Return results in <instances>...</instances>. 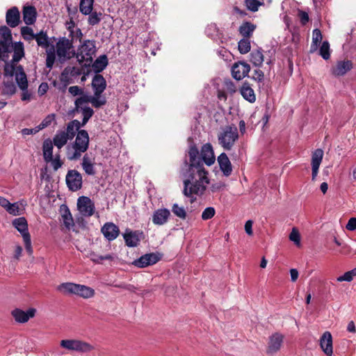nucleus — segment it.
I'll return each instance as SVG.
<instances>
[{
	"label": "nucleus",
	"mask_w": 356,
	"mask_h": 356,
	"mask_svg": "<svg viewBox=\"0 0 356 356\" xmlns=\"http://www.w3.org/2000/svg\"><path fill=\"white\" fill-rule=\"evenodd\" d=\"M225 90L230 94H233L236 91V87L234 82L230 79H227L224 82Z\"/></svg>",
	"instance_id": "nucleus-62"
},
{
	"label": "nucleus",
	"mask_w": 356,
	"mask_h": 356,
	"mask_svg": "<svg viewBox=\"0 0 356 356\" xmlns=\"http://www.w3.org/2000/svg\"><path fill=\"white\" fill-rule=\"evenodd\" d=\"M65 69L72 77H76L83 73L82 69L76 67H67Z\"/></svg>",
	"instance_id": "nucleus-60"
},
{
	"label": "nucleus",
	"mask_w": 356,
	"mask_h": 356,
	"mask_svg": "<svg viewBox=\"0 0 356 356\" xmlns=\"http://www.w3.org/2000/svg\"><path fill=\"white\" fill-rule=\"evenodd\" d=\"M89 147V135L87 131L81 129L77 132L74 142L67 147V157L70 161L79 159Z\"/></svg>",
	"instance_id": "nucleus-2"
},
{
	"label": "nucleus",
	"mask_w": 356,
	"mask_h": 356,
	"mask_svg": "<svg viewBox=\"0 0 356 356\" xmlns=\"http://www.w3.org/2000/svg\"><path fill=\"white\" fill-rule=\"evenodd\" d=\"M170 216V212L167 209H159L154 212L152 221L154 224L162 225L165 224Z\"/></svg>",
	"instance_id": "nucleus-23"
},
{
	"label": "nucleus",
	"mask_w": 356,
	"mask_h": 356,
	"mask_svg": "<svg viewBox=\"0 0 356 356\" xmlns=\"http://www.w3.org/2000/svg\"><path fill=\"white\" fill-rule=\"evenodd\" d=\"M323 38L321 32L319 29H316L313 31L312 44L311 45L310 52L312 53L317 49L318 44Z\"/></svg>",
	"instance_id": "nucleus-41"
},
{
	"label": "nucleus",
	"mask_w": 356,
	"mask_h": 356,
	"mask_svg": "<svg viewBox=\"0 0 356 356\" xmlns=\"http://www.w3.org/2000/svg\"><path fill=\"white\" fill-rule=\"evenodd\" d=\"M284 336L280 332H275L268 337L266 353L273 355L278 353L284 346Z\"/></svg>",
	"instance_id": "nucleus-6"
},
{
	"label": "nucleus",
	"mask_w": 356,
	"mask_h": 356,
	"mask_svg": "<svg viewBox=\"0 0 356 356\" xmlns=\"http://www.w3.org/2000/svg\"><path fill=\"white\" fill-rule=\"evenodd\" d=\"M1 92L3 95L9 96H12L16 92V86L13 78H7L3 80Z\"/></svg>",
	"instance_id": "nucleus-35"
},
{
	"label": "nucleus",
	"mask_w": 356,
	"mask_h": 356,
	"mask_svg": "<svg viewBox=\"0 0 356 356\" xmlns=\"http://www.w3.org/2000/svg\"><path fill=\"white\" fill-rule=\"evenodd\" d=\"M289 239L293 241L296 245H300V236L298 230L293 227L289 234Z\"/></svg>",
	"instance_id": "nucleus-57"
},
{
	"label": "nucleus",
	"mask_w": 356,
	"mask_h": 356,
	"mask_svg": "<svg viewBox=\"0 0 356 356\" xmlns=\"http://www.w3.org/2000/svg\"><path fill=\"white\" fill-rule=\"evenodd\" d=\"M173 213L181 219H186V211L183 207H179L177 204H174L172 207Z\"/></svg>",
	"instance_id": "nucleus-51"
},
{
	"label": "nucleus",
	"mask_w": 356,
	"mask_h": 356,
	"mask_svg": "<svg viewBox=\"0 0 356 356\" xmlns=\"http://www.w3.org/2000/svg\"><path fill=\"white\" fill-rule=\"evenodd\" d=\"M104 237L108 241L115 239L120 234V229L113 222H106L101 229Z\"/></svg>",
	"instance_id": "nucleus-16"
},
{
	"label": "nucleus",
	"mask_w": 356,
	"mask_h": 356,
	"mask_svg": "<svg viewBox=\"0 0 356 356\" xmlns=\"http://www.w3.org/2000/svg\"><path fill=\"white\" fill-rule=\"evenodd\" d=\"M81 110L83 113V120L88 122L89 119L94 114L93 110L89 106H85L83 108H81Z\"/></svg>",
	"instance_id": "nucleus-59"
},
{
	"label": "nucleus",
	"mask_w": 356,
	"mask_h": 356,
	"mask_svg": "<svg viewBox=\"0 0 356 356\" xmlns=\"http://www.w3.org/2000/svg\"><path fill=\"white\" fill-rule=\"evenodd\" d=\"M55 119L54 114H50L46 116V118L42 121V122L38 125L39 128L41 129L49 126L52 121Z\"/></svg>",
	"instance_id": "nucleus-58"
},
{
	"label": "nucleus",
	"mask_w": 356,
	"mask_h": 356,
	"mask_svg": "<svg viewBox=\"0 0 356 356\" xmlns=\"http://www.w3.org/2000/svg\"><path fill=\"white\" fill-rule=\"evenodd\" d=\"M91 97L92 96L83 95L77 98L75 101L76 110L79 111V108H82L81 105L87 102L90 103Z\"/></svg>",
	"instance_id": "nucleus-55"
},
{
	"label": "nucleus",
	"mask_w": 356,
	"mask_h": 356,
	"mask_svg": "<svg viewBox=\"0 0 356 356\" xmlns=\"http://www.w3.org/2000/svg\"><path fill=\"white\" fill-rule=\"evenodd\" d=\"M76 293L74 295L81 297L83 298H90L94 296L95 291L92 288L76 284Z\"/></svg>",
	"instance_id": "nucleus-28"
},
{
	"label": "nucleus",
	"mask_w": 356,
	"mask_h": 356,
	"mask_svg": "<svg viewBox=\"0 0 356 356\" xmlns=\"http://www.w3.org/2000/svg\"><path fill=\"white\" fill-rule=\"evenodd\" d=\"M77 208L81 215L91 216L95 212V206L91 200L86 196L79 197L77 200Z\"/></svg>",
	"instance_id": "nucleus-10"
},
{
	"label": "nucleus",
	"mask_w": 356,
	"mask_h": 356,
	"mask_svg": "<svg viewBox=\"0 0 356 356\" xmlns=\"http://www.w3.org/2000/svg\"><path fill=\"white\" fill-rule=\"evenodd\" d=\"M298 16L300 18L302 25H305L309 20V15L305 11L298 10Z\"/></svg>",
	"instance_id": "nucleus-63"
},
{
	"label": "nucleus",
	"mask_w": 356,
	"mask_h": 356,
	"mask_svg": "<svg viewBox=\"0 0 356 356\" xmlns=\"http://www.w3.org/2000/svg\"><path fill=\"white\" fill-rule=\"evenodd\" d=\"M0 35L1 40L6 41H13L11 31L8 26H0Z\"/></svg>",
	"instance_id": "nucleus-48"
},
{
	"label": "nucleus",
	"mask_w": 356,
	"mask_h": 356,
	"mask_svg": "<svg viewBox=\"0 0 356 356\" xmlns=\"http://www.w3.org/2000/svg\"><path fill=\"white\" fill-rule=\"evenodd\" d=\"M76 284L72 282L62 283L57 286V290L65 295H74Z\"/></svg>",
	"instance_id": "nucleus-37"
},
{
	"label": "nucleus",
	"mask_w": 356,
	"mask_h": 356,
	"mask_svg": "<svg viewBox=\"0 0 356 356\" xmlns=\"http://www.w3.org/2000/svg\"><path fill=\"white\" fill-rule=\"evenodd\" d=\"M60 211L63 225L70 229L74 225L70 211L66 205L63 204L60 207Z\"/></svg>",
	"instance_id": "nucleus-26"
},
{
	"label": "nucleus",
	"mask_w": 356,
	"mask_h": 356,
	"mask_svg": "<svg viewBox=\"0 0 356 356\" xmlns=\"http://www.w3.org/2000/svg\"><path fill=\"white\" fill-rule=\"evenodd\" d=\"M91 97L92 96L83 95L77 98L75 101L76 110L79 111V108H82L81 105L87 102L90 103Z\"/></svg>",
	"instance_id": "nucleus-54"
},
{
	"label": "nucleus",
	"mask_w": 356,
	"mask_h": 356,
	"mask_svg": "<svg viewBox=\"0 0 356 356\" xmlns=\"http://www.w3.org/2000/svg\"><path fill=\"white\" fill-rule=\"evenodd\" d=\"M188 155V161H185L188 168L184 172L183 193L186 197L203 195L209 184V172L204 164L211 166L216 161L212 145L210 143L203 145L200 152L195 145H191Z\"/></svg>",
	"instance_id": "nucleus-1"
},
{
	"label": "nucleus",
	"mask_w": 356,
	"mask_h": 356,
	"mask_svg": "<svg viewBox=\"0 0 356 356\" xmlns=\"http://www.w3.org/2000/svg\"><path fill=\"white\" fill-rule=\"evenodd\" d=\"M36 312V309L33 307L29 308L26 312L19 308H15L11 311L10 314L16 323L23 324L35 317Z\"/></svg>",
	"instance_id": "nucleus-8"
},
{
	"label": "nucleus",
	"mask_w": 356,
	"mask_h": 356,
	"mask_svg": "<svg viewBox=\"0 0 356 356\" xmlns=\"http://www.w3.org/2000/svg\"><path fill=\"white\" fill-rule=\"evenodd\" d=\"M70 140L65 134V131H58L53 138L52 143L58 149L62 148Z\"/></svg>",
	"instance_id": "nucleus-36"
},
{
	"label": "nucleus",
	"mask_w": 356,
	"mask_h": 356,
	"mask_svg": "<svg viewBox=\"0 0 356 356\" xmlns=\"http://www.w3.org/2000/svg\"><path fill=\"white\" fill-rule=\"evenodd\" d=\"M241 94L243 97L250 103H253L256 100V97L253 89L247 82L243 83L241 90Z\"/></svg>",
	"instance_id": "nucleus-27"
},
{
	"label": "nucleus",
	"mask_w": 356,
	"mask_h": 356,
	"mask_svg": "<svg viewBox=\"0 0 356 356\" xmlns=\"http://www.w3.org/2000/svg\"><path fill=\"white\" fill-rule=\"evenodd\" d=\"M92 88L97 96H100L106 88V81L102 74H97L92 81Z\"/></svg>",
	"instance_id": "nucleus-19"
},
{
	"label": "nucleus",
	"mask_w": 356,
	"mask_h": 356,
	"mask_svg": "<svg viewBox=\"0 0 356 356\" xmlns=\"http://www.w3.org/2000/svg\"><path fill=\"white\" fill-rule=\"evenodd\" d=\"M22 15L23 20L26 25H32L35 22L37 11L33 6H24Z\"/></svg>",
	"instance_id": "nucleus-21"
},
{
	"label": "nucleus",
	"mask_w": 356,
	"mask_h": 356,
	"mask_svg": "<svg viewBox=\"0 0 356 356\" xmlns=\"http://www.w3.org/2000/svg\"><path fill=\"white\" fill-rule=\"evenodd\" d=\"M250 70V66L245 62L238 61L235 63L232 67V74L236 80H241L248 76Z\"/></svg>",
	"instance_id": "nucleus-13"
},
{
	"label": "nucleus",
	"mask_w": 356,
	"mask_h": 356,
	"mask_svg": "<svg viewBox=\"0 0 356 356\" xmlns=\"http://www.w3.org/2000/svg\"><path fill=\"white\" fill-rule=\"evenodd\" d=\"M96 51L95 41L93 40H86L83 42L76 53L73 50L72 54V56H76L80 64L86 61L84 66L90 67L92 62V56Z\"/></svg>",
	"instance_id": "nucleus-3"
},
{
	"label": "nucleus",
	"mask_w": 356,
	"mask_h": 356,
	"mask_svg": "<svg viewBox=\"0 0 356 356\" xmlns=\"http://www.w3.org/2000/svg\"><path fill=\"white\" fill-rule=\"evenodd\" d=\"M53 145L52 140L48 138L46 139L42 144V151L44 160L49 163L52 160L53 157Z\"/></svg>",
	"instance_id": "nucleus-30"
},
{
	"label": "nucleus",
	"mask_w": 356,
	"mask_h": 356,
	"mask_svg": "<svg viewBox=\"0 0 356 356\" xmlns=\"http://www.w3.org/2000/svg\"><path fill=\"white\" fill-rule=\"evenodd\" d=\"M39 47L42 48H48L49 46V38L46 32L41 31L35 34V39Z\"/></svg>",
	"instance_id": "nucleus-38"
},
{
	"label": "nucleus",
	"mask_w": 356,
	"mask_h": 356,
	"mask_svg": "<svg viewBox=\"0 0 356 356\" xmlns=\"http://www.w3.org/2000/svg\"><path fill=\"white\" fill-rule=\"evenodd\" d=\"M256 29V25L250 22H243L238 29V31L243 38H250Z\"/></svg>",
	"instance_id": "nucleus-34"
},
{
	"label": "nucleus",
	"mask_w": 356,
	"mask_h": 356,
	"mask_svg": "<svg viewBox=\"0 0 356 356\" xmlns=\"http://www.w3.org/2000/svg\"><path fill=\"white\" fill-rule=\"evenodd\" d=\"M217 161L223 175L226 177L229 176L232 172V165L227 155L225 152L221 153Z\"/></svg>",
	"instance_id": "nucleus-20"
},
{
	"label": "nucleus",
	"mask_w": 356,
	"mask_h": 356,
	"mask_svg": "<svg viewBox=\"0 0 356 356\" xmlns=\"http://www.w3.org/2000/svg\"><path fill=\"white\" fill-rule=\"evenodd\" d=\"M215 213L216 211L213 207H207L202 213V218L204 220H209L214 216Z\"/></svg>",
	"instance_id": "nucleus-56"
},
{
	"label": "nucleus",
	"mask_w": 356,
	"mask_h": 356,
	"mask_svg": "<svg viewBox=\"0 0 356 356\" xmlns=\"http://www.w3.org/2000/svg\"><path fill=\"white\" fill-rule=\"evenodd\" d=\"M21 34L26 41L33 40L35 38V34L33 33L32 28L27 26L21 28Z\"/></svg>",
	"instance_id": "nucleus-43"
},
{
	"label": "nucleus",
	"mask_w": 356,
	"mask_h": 356,
	"mask_svg": "<svg viewBox=\"0 0 356 356\" xmlns=\"http://www.w3.org/2000/svg\"><path fill=\"white\" fill-rule=\"evenodd\" d=\"M66 184L71 191H77L82 187V175L76 170H69L65 177Z\"/></svg>",
	"instance_id": "nucleus-7"
},
{
	"label": "nucleus",
	"mask_w": 356,
	"mask_h": 356,
	"mask_svg": "<svg viewBox=\"0 0 356 356\" xmlns=\"http://www.w3.org/2000/svg\"><path fill=\"white\" fill-rule=\"evenodd\" d=\"M15 70V63H7L6 62V65L4 66V72L3 74L7 78H13Z\"/></svg>",
	"instance_id": "nucleus-52"
},
{
	"label": "nucleus",
	"mask_w": 356,
	"mask_h": 356,
	"mask_svg": "<svg viewBox=\"0 0 356 356\" xmlns=\"http://www.w3.org/2000/svg\"><path fill=\"white\" fill-rule=\"evenodd\" d=\"M51 162L53 168L55 171L58 170L63 164V162L60 159V156L56 155V156L54 159L52 157V160L50 161Z\"/></svg>",
	"instance_id": "nucleus-64"
},
{
	"label": "nucleus",
	"mask_w": 356,
	"mask_h": 356,
	"mask_svg": "<svg viewBox=\"0 0 356 356\" xmlns=\"http://www.w3.org/2000/svg\"><path fill=\"white\" fill-rule=\"evenodd\" d=\"M13 225L19 232L24 238V236L29 234L28 232V223L24 217L15 218L13 221Z\"/></svg>",
	"instance_id": "nucleus-31"
},
{
	"label": "nucleus",
	"mask_w": 356,
	"mask_h": 356,
	"mask_svg": "<svg viewBox=\"0 0 356 356\" xmlns=\"http://www.w3.org/2000/svg\"><path fill=\"white\" fill-rule=\"evenodd\" d=\"M88 15H89L88 19V24L91 26H95V25L98 24L101 22L103 14L101 12H99V13H97V11L92 12V10L91 13Z\"/></svg>",
	"instance_id": "nucleus-44"
},
{
	"label": "nucleus",
	"mask_w": 356,
	"mask_h": 356,
	"mask_svg": "<svg viewBox=\"0 0 356 356\" xmlns=\"http://www.w3.org/2000/svg\"><path fill=\"white\" fill-rule=\"evenodd\" d=\"M60 346L65 350L80 353L90 352L93 349L92 345L79 339H63L60 341Z\"/></svg>",
	"instance_id": "nucleus-5"
},
{
	"label": "nucleus",
	"mask_w": 356,
	"mask_h": 356,
	"mask_svg": "<svg viewBox=\"0 0 356 356\" xmlns=\"http://www.w3.org/2000/svg\"><path fill=\"white\" fill-rule=\"evenodd\" d=\"M323 156V151L321 149H316L312 154V180H315L318 172L319 166L322 162Z\"/></svg>",
	"instance_id": "nucleus-17"
},
{
	"label": "nucleus",
	"mask_w": 356,
	"mask_h": 356,
	"mask_svg": "<svg viewBox=\"0 0 356 356\" xmlns=\"http://www.w3.org/2000/svg\"><path fill=\"white\" fill-rule=\"evenodd\" d=\"M6 210L8 213L13 216H19L22 213V209L19 208V202H9L8 206Z\"/></svg>",
	"instance_id": "nucleus-45"
},
{
	"label": "nucleus",
	"mask_w": 356,
	"mask_h": 356,
	"mask_svg": "<svg viewBox=\"0 0 356 356\" xmlns=\"http://www.w3.org/2000/svg\"><path fill=\"white\" fill-rule=\"evenodd\" d=\"M319 54L325 60H327L330 58V44L327 41L323 42L322 45L320 48Z\"/></svg>",
	"instance_id": "nucleus-49"
},
{
	"label": "nucleus",
	"mask_w": 356,
	"mask_h": 356,
	"mask_svg": "<svg viewBox=\"0 0 356 356\" xmlns=\"http://www.w3.org/2000/svg\"><path fill=\"white\" fill-rule=\"evenodd\" d=\"M13 41H6L0 40V60L6 62L11 52Z\"/></svg>",
	"instance_id": "nucleus-32"
},
{
	"label": "nucleus",
	"mask_w": 356,
	"mask_h": 356,
	"mask_svg": "<svg viewBox=\"0 0 356 356\" xmlns=\"http://www.w3.org/2000/svg\"><path fill=\"white\" fill-rule=\"evenodd\" d=\"M13 50V56L11 63H17L24 56V44L22 42H16L13 43L11 51Z\"/></svg>",
	"instance_id": "nucleus-25"
},
{
	"label": "nucleus",
	"mask_w": 356,
	"mask_h": 356,
	"mask_svg": "<svg viewBox=\"0 0 356 356\" xmlns=\"http://www.w3.org/2000/svg\"><path fill=\"white\" fill-rule=\"evenodd\" d=\"M356 276V268H353L337 278L338 282H350Z\"/></svg>",
	"instance_id": "nucleus-50"
},
{
	"label": "nucleus",
	"mask_w": 356,
	"mask_h": 356,
	"mask_svg": "<svg viewBox=\"0 0 356 356\" xmlns=\"http://www.w3.org/2000/svg\"><path fill=\"white\" fill-rule=\"evenodd\" d=\"M238 139L237 127L234 125H228L222 128L218 134L219 145L227 151L231 150Z\"/></svg>",
	"instance_id": "nucleus-4"
},
{
	"label": "nucleus",
	"mask_w": 356,
	"mask_h": 356,
	"mask_svg": "<svg viewBox=\"0 0 356 356\" xmlns=\"http://www.w3.org/2000/svg\"><path fill=\"white\" fill-rule=\"evenodd\" d=\"M73 47L72 40L63 38L56 44V53L58 56L61 58H71L72 56L70 55V50Z\"/></svg>",
	"instance_id": "nucleus-12"
},
{
	"label": "nucleus",
	"mask_w": 356,
	"mask_h": 356,
	"mask_svg": "<svg viewBox=\"0 0 356 356\" xmlns=\"http://www.w3.org/2000/svg\"><path fill=\"white\" fill-rule=\"evenodd\" d=\"M80 127L81 122L77 120H74L67 124L65 134L70 140H72L77 134V132L80 131Z\"/></svg>",
	"instance_id": "nucleus-29"
},
{
	"label": "nucleus",
	"mask_w": 356,
	"mask_h": 356,
	"mask_svg": "<svg viewBox=\"0 0 356 356\" xmlns=\"http://www.w3.org/2000/svg\"><path fill=\"white\" fill-rule=\"evenodd\" d=\"M244 3L246 8L252 12L257 11L259 7L264 4V2L259 0H245Z\"/></svg>",
	"instance_id": "nucleus-46"
},
{
	"label": "nucleus",
	"mask_w": 356,
	"mask_h": 356,
	"mask_svg": "<svg viewBox=\"0 0 356 356\" xmlns=\"http://www.w3.org/2000/svg\"><path fill=\"white\" fill-rule=\"evenodd\" d=\"M250 62L254 66H261L264 62V55L259 49L253 50L250 54Z\"/></svg>",
	"instance_id": "nucleus-40"
},
{
	"label": "nucleus",
	"mask_w": 356,
	"mask_h": 356,
	"mask_svg": "<svg viewBox=\"0 0 356 356\" xmlns=\"http://www.w3.org/2000/svg\"><path fill=\"white\" fill-rule=\"evenodd\" d=\"M15 80L19 88L24 91L28 88V81L26 74L24 71V68L22 65L17 67V72L15 74Z\"/></svg>",
	"instance_id": "nucleus-24"
},
{
	"label": "nucleus",
	"mask_w": 356,
	"mask_h": 356,
	"mask_svg": "<svg viewBox=\"0 0 356 356\" xmlns=\"http://www.w3.org/2000/svg\"><path fill=\"white\" fill-rule=\"evenodd\" d=\"M320 346L327 356L333 354L332 337L330 332H325L320 339Z\"/></svg>",
	"instance_id": "nucleus-15"
},
{
	"label": "nucleus",
	"mask_w": 356,
	"mask_h": 356,
	"mask_svg": "<svg viewBox=\"0 0 356 356\" xmlns=\"http://www.w3.org/2000/svg\"><path fill=\"white\" fill-rule=\"evenodd\" d=\"M95 159L88 154H84L82 159L81 167L87 175L94 176L96 174Z\"/></svg>",
	"instance_id": "nucleus-22"
},
{
	"label": "nucleus",
	"mask_w": 356,
	"mask_h": 356,
	"mask_svg": "<svg viewBox=\"0 0 356 356\" xmlns=\"http://www.w3.org/2000/svg\"><path fill=\"white\" fill-rule=\"evenodd\" d=\"M70 74L67 70L65 68L64 70L62 72L60 76V81L62 83L64 84V86H67L71 83V80L70 79Z\"/></svg>",
	"instance_id": "nucleus-61"
},
{
	"label": "nucleus",
	"mask_w": 356,
	"mask_h": 356,
	"mask_svg": "<svg viewBox=\"0 0 356 356\" xmlns=\"http://www.w3.org/2000/svg\"><path fill=\"white\" fill-rule=\"evenodd\" d=\"M108 58L106 55L99 56L92 63V67L94 71L98 74L102 72L108 65Z\"/></svg>",
	"instance_id": "nucleus-33"
},
{
	"label": "nucleus",
	"mask_w": 356,
	"mask_h": 356,
	"mask_svg": "<svg viewBox=\"0 0 356 356\" xmlns=\"http://www.w3.org/2000/svg\"><path fill=\"white\" fill-rule=\"evenodd\" d=\"M56 56L54 47H52L47 54L46 58V66L47 67L51 69L53 67V65L55 62Z\"/></svg>",
	"instance_id": "nucleus-53"
},
{
	"label": "nucleus",
	"mask_w": 356,
	"mask_h": 356,
	"mask_svg": "<svg viewBox=\"0 0 356 356\" xmlns=\"http://www.w3.org/2000/svg\"><path fill=\"white\" fill-rule=\"evenodd\" d=\"M251 48L249 38H243L238 42V49L241 54H245L250 51Z\"/></svg>",
	"instance_id": "nucleus-42"
},
{
	"label": "nucleus",
	"mask_w": 356,
	"mask_h": 356,
	"mask_svg": "<svg viewBox=\"0 0 356 356\" xmlns=\"http://www.w3.org/2000/svg\"><path fill=\"white\" fill-rule=\"evenodd\" d=\"M90 103L92 106L98 108L106 104V99L104 97H102L101 95L97 96L94 94V95L91 97Z\"/></svg>",
	"instance_id": "nucleus-47"
},
{
	"label": "nucleus",
	"mask_w": 356,
	"mask_h": 356,
	"mask_svg": "<svg viewBox=\"0 0 356 356\" xmlns=\"http://www.w3.org/2000/svg\"><path fill=\"white\" fill-rule=\"evenodd\" d=\"M94 0H81L79 3L80 12L84 15H89L92 10Z\"/></svg>",
	"instance_id": "nucleus-39"
},
{
	"label": "nucleus",
	"mask_w": 356,
	"mask_h": 356,
	"mask_svg": "<svg viewBox=\"0 0 356 356\" xmlns=\"http://www.w3.org/2000/svg\"><path fill=\"white\" fill-rule=\"evenodd\" d=\"M353 68V63L351 60H339L336 65L331 69L332 74L335 76H341L345 75L348 71Z\"/></svg>",
	"instance_id": "nucleus-14"
},
{
	"label": "nucleus",
	"mask_w": 356,
	"mask_h": 356,
	"mask_svg": "<svg viewBox=\"0 0 356 356\" xmlns=\"http://www.w3.org/2000/svg\"><path fill=\"white\" fill-rule=\"evenodd\" d=\"M123 238L128 247H136L140 240L144 238V234L143 232L138 230L132 231L127 229L123 234Z\"/></svg>",
	"instance_id": "nucleus-11"
},
{
	"label": "nucleus",
	"mask_w": 356,
	"mask_h": 356,
	"mask_svg": "<svg viewBox=\"0 0 356 356\" xmlns=\"http://www.w3.org/2000/svg\"><path fill=\"white\" fill-rule=\"evenodd\" d=\"M163 254L159 252H152L141 256L138 259L133 261L132 264L136 267H147L152 266L160 261Z\"/></svg>",
	"instance_id": "nucleus-9"
},
{
	"label": "nucleus",
	"mask_w": 356,
	"mask_h": 356,
	"mask_svg": "<svg viewBox=\"0 0 356 356\" xmlns=\"http://www.w3.org/2000/svg\"><path fill=\"white\" fill-rule=\"evenodd\" d=\"M6 21L7 24L12 28H15L19 25L20 22V14L19 9L16 6L12 7L7 10Z\"/></svg>",
	"instance_id": "nucleus-18"
}]
</instances>
